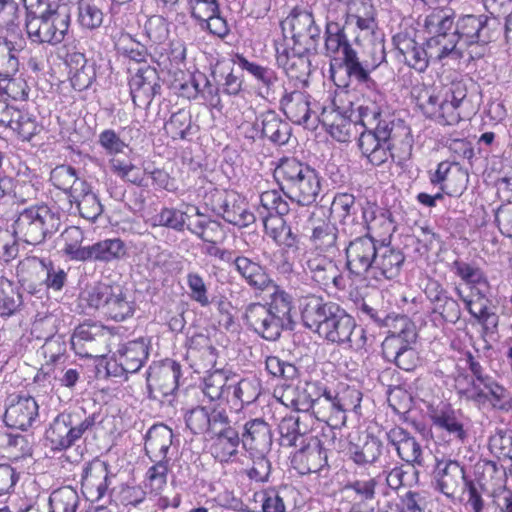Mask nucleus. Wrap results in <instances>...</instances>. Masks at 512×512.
Masks as SVG:
<instances>
[{"instance_id":"obj_4","label":"nucleus","mask_w":512,"mask_h":512,"mask_svg":"<svg viewBox=\"0 0 512 512\" xmlns=\"http://www.w3.org/2000/svg\"><path fill=\"white\" fill-rule=\"evenodd\" d=\"M431 16L445 18L449 25L441 31L455 47L448 52L449 57L460 59L467 54L470 58L480 57L483 47L491 40L488 18L484 15H464L454 22V13L448 8L434 9Z\"/></svg>"},{"instance_id":"obj_37","label":"nucleus","mask_w":512,"mask_h":512,"mask_svg":"<svg viewBox=\"0 0 512 512\" xmlns=\"http://www.w3.org/2000/svg\"><path fill=\"white\" fill-rule=\"evenodd\" d=\"M311 170V167L296 158H283L274 170V177L280 185L281 191L286 195Z\"/></svg>"},{"instance_id":"obj_46","label":"nucleus","mask_w":512,"mask_h":512,"mask_svg":"<svg viewBox=\"0 0 512 512\" xmlns=\"http://www.w3.org/2000/svg\"><path fill=\"white\" fill-rule=\"evenodd\" d=\"M261 125L262 135L276 144H286L291 136L289 124L274 111H267L261 115Z\"/></svg>"},{"instance_id":"obj_18","label":"nucleus","mask_w":512,"mask_h":512,"mask_svg":"<svg viewBox=\"0 0 512 512\" xmlns=\"http://www.w3.org/2000/svg\"><path fill=\"white\" fill-rule=\"evenodd\" d=\"M303 269L318 285L323 287H344V278L337 263L328 255L309 251L304 256Z\"/></svg>"},{"instance_id":"obj_8","label":"nucleus","mask_w":512,"mask_h":512,"mask_svg":"<svg viewBox=\"0 0 512 512\" xmlns=\"http://www.w3.org/2000/svg\"><path fill=\"white\" fill-rule=\"evenodd\" d=\"M60 225V216L57 212L46 204H37L18 212L12 229L17 241L35 246L56 233Z\"/></svg>"},{"instance_id":"obj_59","label":"nucleus","mask_w":512,"mask_h":512,"mask_svg":"<svg viewBox=\"0 0 512 512\" xmlns=\"http://www.w3.org/2000/svg\"><path fill=\"white\" fill-rule=\"evenodd\" d=\"M187 229L209 244H216L223 238L221 225L214 220L198 219L195 222H189Z\"/></svg>"},{"instance_id":"obj_54","label":"nucleus","mask_w":512,"mask_h":512,"mask_svg":"<svg viewBox=\"0 0 512 512\" xmlns=\"http://www.w3.org/2000/svg\"><path fill=\"white\" fill-rule=\"evenodd\" d=\"M336 409L334 395L325 388V393L318 397L311 411L317 420L325 422L332 428H341L344 425L336 423Z\"/></svg>"},{"instance_id":"obj_30","label":"nucleus","mask_w":512,"mask_h":512,"mask_svg":"<svg viewBox=\"0 0 512 512\" xmlns=\"http://www.w3.org/2000/svg\"><path fill=\"white\" fill-rule=\"evenodd\" d=\"M488 288L478 287L471 290V294L464 296L460 289H456L458 296L464 302L469 313L477 319L486 330L494 329L498 325V316L489 308V301L486 297Z\"/></svg>"},{"instance_id":"obj_11","label":"nucleus","mask_w":512,"mask_h":512,"mask_svg":"<svg viewBox=\"0 0 512 512\" xmlns=\"http://www.w3.org/2000/svg\"><path fill=\"white\" fill-rule=\"evenodd\" d=\"M95 413L86 414L83 409L59 414L46 430V440L53 450H65L73 446L96 423Z\"/></svg>"},{"instance_id":"obj_25","label":"nucleus","mask_w":512,"mask_h":512,"mask_svg":"<svg viewBox=\"0 0 512 512\" xmlns=\"http://www.w3.org/2000/svg\"><path fill=\"white\" fill-rule=\"evenodd\" d=\"M276 62L288 77L303 80L310 73L308 54L312 51H300V46H294L284 39L275 43Z\"/></svg>"},{"instance_id":"obj_13","label":"nucleus","mask_w":512,"mask_h":512,"mask_svg":"<svg viewBox=\"0 0 512 512\" xmlns=\"http://www.w3.org/2000/svg\"><path fill=\"white\" fill-rule=\"evenodd\" d=\"M326 30L332 22L344 32L355 25L361 31H373L376 27L373 5L365 0H328Z\"/></svg>"},{"instance_id":"obj_56","label":"nucleus","mask_w":512,"mask_h":512,"mask_svg":"<svg viewBox=\"0 0 512 512\" xmlns=\"http://www.w3.org/2000/svg\"><path fill=\"white\" fill-rule=\"evenodd\" d=\"M7 196L14 199L15 203L25 204L37 198L38 188L30 180L11 178L5 176Z\"/></svg>"},{"instance_id":"obj_36","label":"nucleus","mask_w":512,"mask_h":512,"mask_svg":"<svg viewBox=\"0 0 512 512\" xmlns=\"http://www.w3.org/2000/svg\"><path fill=\"white\" fill-rule=\"evenodd\" d=\"M173 432L164 425H153L146 434L145 451L152 462L169 460L168 451L172 445Z\"/></svg>"},{"instance_id":"obj_41","label":"nucleus","mask_w":512,"mask_h":512,"mask_svg":"<svg viewBox=\"0 0 512 512\" xmlns=\"http://www.w3.org/2000/svg\"><path fill=\"white\" fill-rule=\"evenodd\" d=\"M84 232L77 226L67 227L59 236L60 251L72 261L86 262L89 246H82Z\"/></svg>"},{"instance_id":"obj_48","label":"nucleus","mask_w":512,"mask_h":512,"mask_svg":"<svg viewBox=\"0 0 512 512\" xmlns=\"http://www.w3.org/2000/svg\"><path fill=\"white\" fill-rule=\"evenodd\" d=\"M290 391H287V394ZM293 398H291V405L297 410L308 412L312 410L314 403L320 395L325 393V387L318 382H305L291 390Z\"/></svg>"},{"instance_id":"obj_63","label":"nucleus","mask_w":512,"mask_h":512,"mask_svg":"<svg viewBox=\"0 0 512 512\" xmlns=\"http://www.w3.org/2000/svg\"><path fill=\"white\" fill-rule=\"evenodd\" d=\"M181 78L175 79L172 83L173 89L179 96L187 99H195L200 94V86L202 81L205 80V75L199 74H185L180 72Z\"/></svg>"},{"instance_id":"obj_53","label":"nucleus","mask_w":512,"mask_h":512,"mask_svg":"<svg viewBox=\"0 0 512 512\" xmlns=\"http://www.w3.org/2000/svg\"><path fill=\"white\" fill-rule=\"evenodd\" d=\"M450 271L459 277L471 290L478 287L488 288V280L484 272L477 266L461 259H456L450 265Z\"/></svg>"},{"instance_id":"obj_5","label":"nucleus","mask_w":512,"mask_h":512,"mask_svg":"<svg viewBox=\"0 0 512 512\" xmlns=\"http://www.w3.org/2000/svg\"><path fill=\"white\" fill-rule=\"evenodd\" d=\"M445 20L439 16H431L430 13L425 17L424 28L429 35L425 47L407 35H398L394 38L398 52L409 67L424 72L430 61H441L449 57L448 52H451L455 45H452L451 40L445 38L441 32L449 25Z\"/></svg>"},{"instance_id":"obj_39","label":"nucleus","mask_w":512,"mask_h":512,"mask_svg":"<svg viewBox=\"0 0 512 512\" xmlns=\"http://www.w3.org/2000/svg\"><path fill=\"white\" fill-rule=\"evenodd\" d=\"M70 199L71 202L77 204L81 217L89 221H95L103 212V206L98 196L92 191L87 182L77 183Z\"/></svg>"},{"instance_id":"obj_47","label":"nucleus","mask_w":512,"mask_h":512,"mask_svg":"<svg viewBox=\"0 0 512 512\" xmlns=\"http://www.w3.org/2000/svg\"><path fill=\"white\" fill-rule=\"evenodd\" d=\"M310 241L315 252L334 253L337 251V228L328 221H319L312 228Z\"/></svg>"},{"instance_id":"obj_61","label":"nucleus","mask_w":512,"mask_h":512,"mask_svg":"<svg viewBox=\"0 0 512 512\" xmlns=\"http://www.w3.org/2000/svg\"><path fill=\"white\" fill-rule=\"evenodd\" d=\"M50 181L56 188L69 193L70 198L73 196V189L77 186V183H86L85 180L79 179L76 176V171L73 167L67 165L55 167L51 171Z\"/></svg>"},{"instance_id":"obj_24","label":"nucleus","mask_w":512,"mask_h":512,"mask_svg":"<svg viewBox=\"0 0 512 512\" xmlns=\"http://www.w3.org/2000/svg\"><path fill=\"white\" fill-rule=\"evenodd\" d=\"M470 399L482 408L507 412L512 409V395L502 384L493 377L481 385L473 384Z\"/></svg>"},{"instance_id":"obj_15","label":"nucleus","mask_w":512,"mask_h":512,"mask_svg":"<svg viewBox=\"0 0 512 512\" xmlns=\"http://www.w3.org/2000/svg\"><path fill=\"white\" fill-rule=\"evenodd\" d=\"M415 337L414 331L406 328L387 336L382 343L384 358L404 371L414 370L420 361L418 352L412 346Z\"/></svg>"},{"instance_id":"obj_9","label":"nucleus","mask_w":512,"mask_h":512,"mask_svg":"<svg viewBox=\"0 0 512 512\" xmlns=\"http://www.w3.org/2000/svg\"><path fill=\"white\" fill-rule=\"evenodd\" d=\"M71 13L67 5L45 7L41 14L25 19V29L31 43L57 46L68 34Z\"/></svg>"},{"instance_id":"obj_32","label":"nucleus","mask_w":512,"mask_h":512,"mask_svg":"<svg viewBox=\"0 0 512 512\" xmlns=\"http://www.w3.org/2000/svg\"><path fill=\"white\" fill-rule=\"evenodd\" d=\"M386 437L402 460L411 464H422L421 445L408 431L396 426L386 433Z\"/></svg>"},{"instance_id":"obj_26","label":"nucleus","mask_w":512,"mask_h":512,"mask_svg":"<svg viewBox=\"0 0 512 512\" xmlns=\"http://www.w3.org/2000/svg\"><path fill=\"white\" fill-rule=\"evenodd\" d=\"M129 86L133 103L139 108L148 107L161 88L157 70L150 66L139 68Z\"/></svg>"},{"instance_id":"obj_43","label":"nucleus","mask_w":512,"mask_h":512,"mask_svg":"<svg viewBox=\"0 0 512 512\" xmlns=\"http://www.w3.org/2000/svg\"><path fill=\"white\" fill-rule=\"evenodd\" d=\"M321 190L320 179L312 169L302 181L293 186V189L286 196L296 203L306 206L313 204Z\"/></svg>"},{"instance_id":"obj_16","label":"nucleus","mask_w":512,"mask_h":512,"mask_svg":"<svg viewBox=\"0 0 512 512\" xmlns=\"http://www.w3.org/2000/svg\"><path fill=\"white\" fill-rule=\"evenodd\" d=\"M187 427L194 434H204L214 438L215 433H220L230 425V420L225 408L219 405L197 406L185 415Z\"/></svg>"},{"instance_id":"obj_64","label":"nucleus","mask_w":512,"mask_h":512,"mask_svg":"<svg viewBox=\"0 0 512 512\" xmlns=\"http://www.w3.org/2000/svg\"><path fill=\"white\" fill-rule=\"evenodd\" d=\"M169 460L154 462L146 472L144 485L150 493L159 494L167 484Z\"/></svg>"},{"instance_id":"obj_3","label":"nucleus","mask_w":512,"mask_h":512,"mask_svg":"<svg viewBox=\"0 0 512 512\" xmlns=\"http://www.w3.org/2000/svg\"><path fill=\"white\" fill-rule=\"evenodd\" d=\"M325 35V51L331 59V66L345 65L347 74L358 82H368L370 73L386 59L385 44L381 39L368 43L360 60L346 34L336 24L331 22Z\"/></svg>"},{"instance_id":"obj_49","label":"nucleus","mask_w":512,"mask_h":512,"mask_svg":"<svg viewBox=\"0 0 512 512\" xmlns=\"http://www.w3.org/2000/svg\"><path fill=\"white\" fill-rule=\"evenodd\" d=\"M233 375L229 370L216 369L209 372L203 381V393L211 401L220 400L232 387Z\"/></svg>"},{"instance_id":"obj_58","label":"nucleus","mask_w":512,"mask_h":512,"mask_svg":"<svg viewBox=\"0 0 512 512\" xmlns=\"http://www.w3.org/2000/svg\"><path fill=\"white\" fill-rule=\"evenodd\" d=\"M237 63L242 70L247 71L262 84V87L266 89V94H269L278 81L276 73L271 68L250 62L244 57H239Z\"/></svg>"},{"instance_id":"obj_51","label":"nucleus","mask_w":512,"mask_h":512,"mask_svg":"<svg viewBox=\"0 0 512 512\" xmlns=\"http://www.w3.org/2000/svg\"><path fill=\"white\" fill-rule=\"evenodd\" d=\"M297 458L306 464L302 473H316L327 464V454L316 437L309 439L306 446L298 452Z\"/></svg>"},{"instance_id":"obj_34","label":"nucleus","mask_w":512,"mask_h":512,"mask_svg":"<svg viewBox=\"0 0 512 512\" xmlns=\"http://www.w3.org/2000/svg\"><path fill=\"white\" fill-rule=\"evenodd\" d=\"M148 357V346L144 340H134L119 347L114 354V364L124 373H135Z\"/></svg>"},{"instance_id":"obj_33","label":"nucleus","mask_w":512,"mask_h":512,"mask_svg":"<svg viewBox=\"0 0 512 512\" xmlns=\"http://www.w3.org/2000/svg\"><path fill=\"white\" fill-rule=\"evenodd\" d=\"M331 211L342 224L346 234L353 236L363 231V223L356 221L357 208L352 194H337L332 202Z\"/></svg>"},{"instance_id":"obj_45","label":"nucleus","mask_w":512,"mask_h":512,"mask_svg":"<svg viewBox=\"0 0 512 512\" xmlns=\"http://www.w3.org/2000/svg\"><path fill=\"white\" fill-rule=\"evenodd\" d=\"M125 254V244L121 239H105L89 245L86 261L110 262L122 258Z\"/></svg>"},{"instance_id":"obj_2","label":"nucleus","mask_w":512,"mask_h":512,"mask_svg":"<svg viewBox=\"0 0 512 512\" xmlns=\"http://www.w3.org/2000/svg\"><path fill=\"white\" fill-rule=\"evenodd\" d=\"M304 325L331 343L360 348L364 344V330L338 304L325 302L316 295L303 297L300 302Z\"/></svg>"},{"instance_id":"obj_35","label":"nucleus","mask_w":512,"mask_h":512,"mask_svg":"<svg viewBox=\"0 0 512 512\" xmlns=\"http://www.w3.org/2000/svg\"><path fill=\"white\" fill-rule=\"evenodd\" d=\"M363 230H367L366 235L374 237L391 236L396 229L390 211L379 209L374 205L367 204L362 209Z\"/></svg>"},{"instance_id":"obj_31","label":"nucleus","mask_w":512,"mask_h":512,"mask_svg":"<svg viewBox=\"0 0 512 512\" xmlns=\"http://www.w3.org/2000/svg\"><path fill=\"white\" fill-rule=\"evenodd\" d=\"M38 416V404L32 397H18L5 411L4 422L8 427L26 430Z\"/></svg>"},{"instance_id":"obj_23","label":"nucleus","mask_w":512,"mask_h":512,"mask_svg":"<svg viewBox=\"0 0 512 512\" xmlns=\"http://www.w3.org/2000/svg\"><path fill=\"white\" fill-rule=\"evenodd\" d=\"M433 479L437 489L448 498H454L468 481L464 467L458 461L438 457L435 458Z\"/></svg>"},{"instance_id":"obj_7","label":"nucleus","mask_w":512,"mask_h":512,"mask_svg":"<svg viewBox=\"0 0 512 512\" xmlns=\"http://www.w3.org/2000/svg\"><path fill=\"white\" fill-rule=\"evenodd\" d=\"M467 89L462 82H452L440 90L426 88L418 96L424 114L445 125L457 124L463 116Z\"/></svg>"},{"instance_id":"obj_40","label":"nucleus","mask_w":512,"mask_h":512,"mask_svg":"<svg viewBox=\"0 0 512 512\" xmlns=\"http://www.w3.org/2000/svg\"><path fill=\"white\" fill-rule=\"evenodd\" d=\"M234 266L242 279L254 289L264 290L272 283L265 268L248 257L237 256Z\"/></svg>"},{"instance_id":"obj_28","label":"nucleus","mask_w":512,"mask_h":512,"mask_svg":"<svg viewBox=\"0 0 512 512\" xmlns=\"http://www.w3.org/2000/svg\"><path fill=\"white\" fill-rule=\"evenodd\" d=\"M241 441L249 455L268 453L272 445L270 426L261 418L247 421L244 425Z\"/></svg>"},{"instance_id":"obj_55","label":"nucleus","mask_w":512,"mask_h":512,"mask_svg":"<svg viewBox=\"0 0 512 512\" xmlns=\"http://www.w3.org/2000/svg\"><path fill=\"white\" fill-rule=\"evenodd\" d=\"M78 504L77 491L70 486L53 491L49 497L51 512H76Z\"/></svg>"},{"instance_id":"obj_29","label":"nucleus","mask_w":512,"mask_h":512,"mask_svg":"<svg viewBox=\"0 0 512 512\" xmlns=\"http://www.w3.org/2000/svg\"><path fill=\"white\" fill-rule=\"evenodd\" d=\"M108 467L100 460L92 461L84 470L82 493L88 501L100 500L108 488Z\"/></svg>"},{"instance_id":"obj_20","label":"nucleus","mask_w":512,"mask_h":512,"mask_svg":"<svg viewBox=\"0 0 512 512\" xmlns=\"http://www.w3.org/2000/svg\"><path fill=\"white\" fill-rule=\"evenodd\" d=\"M180 365L170 359L149 367L147 386L153 398L172 395L178 388Z\"/></svg>"},{"instance_id":"obj_60","label":"nucleus","mask_w":512,"mask_h":512,"mask_svg":"<svg viewBox=\"0 0 512 512\" xmlns=\"http://www.w3.org/2000/svg\"><path fill=\"white\" fill-rule=\"evenodd\" d=\"M382 442L374 437L367 436L362 446H355L351 451V457L357 464H372L382 453Z\"/></svg>"},{"instance_id":"obj_38","label":"nucleus","mask_w":512,"mask_h":512,"mask_svg":"<svg viewBox=\"0 0 512 512\" xmlns=\"http://www.w3.org/2000/svg\"><path fill=\"white\" fill-rule=\"evenodd\" d=\"M262 216V222L265 233L272 238L278 245L287 249H296L298 240L292 229L286 224L283 215H264L263 211H259Z\"/></svg>"},{"instance_id":"obj_50","label":"nucleus","mask_w":512,"mask_h":512,"mask_svg":"<svg viewBox=\"0 0 512 512\" xmlns=\"http://www.w3.org/2000/svg\"><path fill=\"white\" fill-rule=\"evenodd\" d=\"M0 30L4 33L3 38L14 42L18 47H25L19 6L0 10Z\"/></svg>"},{"instance_id":"obj_42","label":"nucleus","mask_w":512,"mask_h":512,"mask_svg":"<svg viewBox=\"0 0 512 512\" xmlns=\"http://www.w3.org/2000/svg\"><path fill=\"white\" fill-rule=\"evenodd\" d=\"M212 455L220 462H228L233 456L237 455L240 444L239 433L231 427L227 426L220 433H215L211 438Z\"/></svg>"},{"instance_id":"obj_22","label":"nucleus","mask_w":512,"mask_h":512,"mask_svg":"<svg viewBox=\"0 0 512 512\" xmlns=\"http://www.w3.org/2000/svg\"><path fill=\"white\" fill-rule=\"evenodd\" d=\"M213 211L235 226L247 227L254 223L255 216L248 210L247 204L236 193L216 192Z\"/></svg>"},{"instance_id":"obj_17","label":"nucleus","mask_w":512,"mask_h":512,"mask_svg":"<svg viewBox=\"0 0 512 512\" xmlns=\"http://www.w3.org/2000/svg\"><path fill=\"white\" fill-rule=\"evenodd\" d=\"M280 104L284 114L293 123L303 125L309 130H315L318 127L321 104L312 103L309 95L301 91L285 93Z\"/></svg>"},{"instance_id":"obj_52","label":"nucleus","mask_w":512,"mask_h":512,"mask_svg":"<svg viewBox=\"0 0 512 512\" xmlns=\"http://www.w3.org/2000/svg\"><path fill=\"white\" fill-rule=\"evenodd\" d=\"M337 409H336V423L346 424L348 412H358L362 401V393L354 387H344L334 395Z\"/></svg>"},{"instance_id":"obj_1","label":"nucleus","mask_w":512,"mask_h":512,"mask_svg":"<svg viewBox=\"0 0 512 512\" xmlns=\"http://www.w3.org/2000/svg\"><path fill=\"white\" fill-rule=\"evenodd\" d=\"M383 108L384 97L376 92L354 104L355 127L359 123L364 128L359 136V148L375 166L393 157L392 151L398 145L403 146L405 154L411 149L410 129L402 121L390 119Z\"/></svg>"},{"instance_id":"obj_62","label":"nucleus","mask_w":512,"mask_h":512,"mask_svg":"<svg viewBox=\"0 0 512 512\" xmlns=\"http://www.w3.org/2000/svg\"><path fill=\"white\" fill-rule=\"evenodd\" d=\"M24 47H18L14 42L3 38L0 35V73L8 76L9 73H17L19 69V60L17 53Z\"/></svg>"},{"instance_id":"obj_14","label":"nucleus","mask_w":512,"mask_h":512,"mask_svg":"<svg viewBox=\"0 0 512 512\" xmlns=\"http://www.w3.org/2000/svg\"><path fill=\"white\" fill-rule=\"evenodd\" d=\"M285 38L290 36L292 45L300 46V51H316L320 39V28L315 25L312 13L294 10L281 23Z\"/></svg>"},{"instance_id":"obj_21","label":"nucleus","mask_w":512,"mask_h":512,"mask_svg":"<svg viewBox=\"0 0 512 512\" xmlns=\"http://www.w3.org/2000/svg\"><path fill=\"white\" fill-rule=\"evenodd\" d=\"M70 342L74 352L81 357L100 358L107 352V333L97 325L78 326Z\"/></svg>"},{"instance_id":"obj_19","label":"nucleus","mask_w":512,"mask_h":512,"mask_svg":"<svg viewBox=\"0 0 512 512\" xmlns=\"http://www.w3.org/2000/svg\"><path fill=\"white\" fill-rule=\"evenodd\" d=\"M375 239L370 235L357 236L351 240L346 251L348 270L357 276L369 277L378 250Z\"/></svg>"},{"instance_id":"obj_12","label":"nucleus","mask_w":512,"mask_h":512,"mask_svg":"<svg viewBox=\"0 0 512 512\" xmlns=\"http://www.w3.org/2000/svg\"><path fill=\"white\" fill-rule=\"evenodd\" d=\"M353 115L354 103L346 94H339L321 104L318 124L321 123L335 140L347 142L355 129Z\"/></svg>"},{"instance_id":"obj_44","label":"nucleus","mask_w":512,"mask_h":512,"mask_svg":"<svg viewBox=\"0 0 512 512\" xmlns=\"http://www.w3.org/2000/svg\"><path fill=\"white\" fill-rule=\"evenodd\" d=\"M430 418L436 428L446 431L454 439L462 442L466 438L463 423L452 409H434L430 412Z\"/></svg>"},{"instance_id":"obj_27","label":"nucleus","mask_w":512,"mask_h":512,"mask_svg":"<svg viewBox=\"0 0 512 512\" xmlns=\"http://www.w3.org/2000/svg\"><path fill=\"white\" fill-rule=\"evenodd\" d=\"M404 254L389 245H380L369 277L381 281L396 278L402 268Z\"/></svg>"},{"instance_id":"obj_57","label":"nucleus","mask_w":512,"mask_h":512,"mask_svg":"<svg viewBox=\"0 0 512 512\" xmlns=\"http://www.w3.org/2000/svg\"><path fill=\"white\" fill-rule=\"evenodd\" d=\"M188 353L191 357L202 360L204 367L214 366L216 363V350L211 345L209 338L203 334L190 338Z\"/></svg>"},{"instance_id":"obj_6","label":"nucleus","mask_w":512,"mask_h":512,"mask_svg":"<svg viewBox=\"0 0 512 512\" xmlns=\"http://www.w3.org/2000/svg\"><path fill=\"white\" fill-rule=\"evenodd\" d=\"M292 298L283 290L276 289L270 303H251L246 307L247 324L262 338L277 340L284 329L291 328Z\"/></svg>"},{"instance_id":"obj_10","label":"nucleus","mask_w":512,"mask_h":512,"mask_svg":"<svg viewBox=\"0 0 512 512\" xmlns=\"http://www.w3.org/2000/svg\"><path fill=\"white\" fill-rule=\"evenodd\" d=\"M81 297L105 317L120 322L133 316L135 303L120 285L96 283L85 288Z\"/></svg>"}]
</instances>
